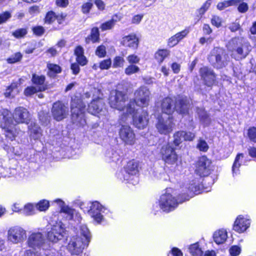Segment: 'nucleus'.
I'll return each mask as SVG.
<instances>
[{"instance_id": "obj_1", "label": "nucleus", "mask_w": 256, "mask_h": 256, "mask_svg": "<svg viewBox=\"0 0 256 256\" xmlns=\"http://www.w3.org/2000/svg\"><path fill=\"white\" fill-rule=\"evenodd\" d=\"M128 100L127 94L119 90L112 92L109 98V104L112 108L123 111L126 114H132L134 112V102L130 100L126 105Z\"/></svg>"}, {"instance_id": "obj_2", "label": "nucleus", "mask_w": 256, "mask_h": 256, "mask_svg": "<svg viewBox=\"0 0 256 256\" xmlns=\"http://www.w3.org/2000/svg\"><path fill=\"white\" fill-rule=\"evenodd\" d=\"M208 60L214 68L220 69L228 65L229 56L224 48L216 47L211 50Z\"/></svg>"}, {"instance_id": "obj_3", "label": "nucleus", "mask_w": 256, "mask_h": 256, "mask_svg": "<svg viewBox=\"0 0 256 256\" xmlns=\"http://www.w3.org/2000/svg\"><path fill=\"white\" fill-rule=\"evenodd\" d=\"M230 48L233 52V54H236L235 58L242 60L244 58L251 50L249 43L245 42L242 38H234L229 42Z\"/></svg>"}, {"instance_id": "obj_4", "label": "nucleus", "mask_w": 256, "mask_h": 256, "mask_svg": "<svg viewBox=\"0 0 256 256\" xmlns=\"http://www.w3.org/2000/svg\"><path fill=\"white\" fill-rule=\"evenodd\" d=\"M160 155L166 164L174 165L176 164L178 160V155L175 149L168 144L162 146Z\"/></svg>"}, {"instance_id": "obj_5", "label": "nucleus", "mask_w": 256, "mask_h": 256, "mask_svg": "<svg viewBox=\"0 0 256 256\" xmlns=\"http://www.w3.org/2000/svg\"><path fill=\"white\" fill-rule=\"evenodd\" d=\"M174 124L170 116H159L157 119L156 127L159 133L166 135L170 133L174 128Z\"/></svg>"}, {"instance_id": "obj_6", "label": "nucleus", "mask_w": 256, "mask_h": 256, "mask_svg": "<svg viewBox=\"0 0 256 256\" xmlns=\"http://www.w3.org/2000/svg\"><path fill=\"white\" fill-rule=\"evenodd\" d=\"M134 105L142 107L147 106L148 105L150 98V92L148 88L142 86L137 89L134 93Z\"/></svg>"}, {"instance_id": "obj_7", "label": "nucleus", "mask_w": 256, "mask_h": 256, "mask_svg": "<svg viewBox=\"0 0 256 256\" xmlns=\"http://www.w3.org/2000/svg\"><path fill=\"white\" fill-rule=\"evenodd\" d=\"M10 115V112L8 110L2 109L0 110V119L2 118L6 124L4 128L5 136L10 140H13L18 133L16 132V128H10L9 125L12 122V120Z\"/></svg>"}, {"instance_id": "obj_8", "label": "nucleus", "mask_w": 256, "mask_h": 256, "mask_svg": "<svg viewBox=\"0 0 256 256\" xmlns=\"http://www.w3.org/2000/svg\"><path fill=\"white\" fill-rule=\"evenodd\" d=\"M212 170V161L206 156L200 157L196 163V174L200 176H207Z\"/></svg>"}, {"instance_id": "obj_9", "label": "nucleus", "mask_w": 256, "mask_h": 256, "mask_svg": "<svg viewBox=\"0 0 256 256\" xmlns=\"http://www.w3.org/2000/svg\"><path fill=\"white\" fill-rule=\"evenodd\" d=\"M84 108L81 104H76L74 101L72 102V120L76 125L84 126L86 123L84 116Z\"/></svg>"}, {"instance_id": "obj_10", "label": "nucleus", "mask_w": 256, "mask_h": 256, "mask_svg": "<svg viewBox=\"0 0 256 256\" xmlns=\"http://www.w3.org/2000/svg\"><path fill=\"white\" fill-rule=\"evenodd\" d=\"M26 238V231L18 226L12 227L8 232V239L14 244L21 242Z\"/></svg>"}, {"instance_id": "obj_11", "label": "nucleus", "mask_w": 256, "mask_h": 256, "mask_svg": "<svg viewBox=\"0 0 256 256\" xmlns=\"http://www.w3.org/2000/svg\"><path fill=\"white\" fill-rule=\"evenodd\" d=\"M69 109L68 106L60 101H58L53 104L52 113L54 120L60 121L68 115Z\"/></svg>"}, {"instance_id": "obj_12", "label": "nucleus", "mask_w": 256, "mask_h": 256, "mask_svg": "<svg viewBox=\"0 0 256 256\" xmlns=\"http://www.w3.org/2000/svg\"><path fill=\"white\" fill-rule=\"evenodd\" d=\"M160 206L165 212L173 210L178 204V202L170 194H162L160 199Z\"/></svg>"}, {"instance_id": "obj_13", "label": "nucleus", "mask_w": 256, "mask_h": 256, "mask_svg": "<svg viewBox=\"0 0 256 256\" xmlns=\"http://www.w3.org/2000/svg\"><path fill=\"white\" fill-rule=\"evenodd\" d=\"M88 244L83 242L82 238L80 236L73 237L68 246V249L72 254H79L82 250Z\"/></svg>"}, {"instance_id": "obj_14", "label": "nucleus", "mask_w": 256, "mask_h": 256, "mask_svg": "<svg viewBox=\"0 0 256 256\" xmlns=\"http://www.w3.org/2000/svg\"><path fill=\"white\" fill-rule=\"evenodd\" d=\"M199 73L202 80L206 86H211L215 82L216 75L210 68L204 66L200 69Z\"/></svg>"}, {"instance_id": "obj_15", "label": "nucleus", "mask_w": 256, "mask_h": 256, "mask_svg": "<svg viewBox=\"0 0 256 256\" xmlns=\"http://www.w3.org/2000/svg\"><path fill=\"white\" fill-rule=\"evenodd\" d=\"M12 117L16 124H28L30 120L29 112L23 107L16 108L12 114Z\"/></svg>"}, {"instance_id": "obj_16", "label": "nucleus", "mask_w": 256, "mask_h": 256, "mask_svg": "<svg viewBox=\"0 0 256 256\" xmlns=\"http://www.w3.org/2000/svg\"><path fill=\"white\" fill-rule=\"evenodd\" d=\"M131 114L132 115L134 124L138 128H144L148 124V114L146 111L142 110L140 113L134 112Z\"/></svg>"}, {"instance_id": "obj_17", "label": "nucleus", "mask_w": 256, "mask_h": 256, "mask_svg": "<svg viewBox=\"0 0 256 256\" xmlns=\"http://www.w3.org/2000/svg\"><path fill=\"white\" fill-rule=\"evenodd\" d=\"M28 243L34 248H44L45 240L42 233L39 232L32 234L28 237Z\"/></svg>"}, {"instance_id": "obj_18", "label": "nucleus", "mask_w": 256, "mask_h": 256, "mask_svg": "<svg viewBox=\"0 0 256 256\" xmlns=\"http://www.w3.org/2000/svg\"><path fill=\"white\" fill-rule=\"evenodd\" d=\"M119 134L120 138L125 143L130 145L134 144L135 136L130 126H122L120 130Z\"/></svg>"}, {"instance_id": "obj_19", "label": "nucleus", "mask_w": 256, "mask_h": 256, "mask_svg": "<svg viewBox=\"0 0 256 256\" xmlns=\"http://www.w3.org/2000/svg\"><path fill=\"white\" fill-rule=\"evenodd\" d=\"M88 111L90 113L96 115L100 112H106L104 100L99 96L94 99L88 105Z\"/></svg>"}, {"instance_id": "obj_20", "label": "nucleus", "mask_w": 256, "mask_h": 256, "mask_svg": "<svg viewBox=\"0 0 256 256\" xmlns=\"http://www.w3.org/2000/svg\"><path fill=\"white\" fill-rule=\"evenodd\" d=\"M64 230L59 224L54 225L48 232V238L52 242H56L62 237Z\"/></svg>"}, {"instance_id": "obj_21", "label": "nucleus", "mask_w": 256, "mask_h": 256, "mask_svg": "<svg viewBox=\"0 0 256 256\" xmlns=\"http://www.w3.org/2000/svg\"><path fill=\"white\" fill-rule=\"evenodd\" d=\"M102 208V205L98 202H95L92 203L88 211L89 214L98 222H100L103 218L100 214Z\"/></svg>"}, {"instance_id": "obj_22", "label": "nucleus", "mask_w": 256, "mask_h": 256, "mask_svg": "<svg viewBox=\"0 0 256 256\" xmlns=\"http://www.w3.org/2000/svg\"><path fill=\"white\" fill-rule=\"evenodd\" d=\"M249 220L244 218L240 216H238L234 222V229L238 232L245 231L250 226Z\"/></svg>"}, {"instance_id": "obj_23", "label": "nucleus", "mask_w": 256, "mask_h": 256, "mask_svg": "<svg viewBox=\"0 0 256 256\" xmlns=\"http://www.w3.org/2000/svg\"><path fill=\"white\" fill-rule=\"evenodd\" d=\"M196 112L200 123L204 126L208 125L211 121L210 114L204 107H196Z\"/></svg>"}, {"instance_id": "obj_24", "label": "nucleus", "mask_w": 256, "mask_h": 256, "mask_svg": "<svg viewBox=\"0 0 256 256\" xmlns=\"http://www.w3.org/2000/svg\"><path fill=\"white\" fill-rule=\"evenodd\" d=\"M174 104V101L170 98H164L161 104L162 112L166 114V116H170L175 109Z\"/></svg>"}, {"instance_id": "obj_25", "label": "nucleus", "mask_w": 256, "mask_h": 256, "mask_svg": "<svg viewBox=\"0 0 256 256\" xmlns=\"http://www.w3.org/2000/svg\"><path fill=\"white\" fill-rule=\"evenodd\" d=\"M121 43L125 46L136 48H138L139 41L136 34H132L124 36L122 39Z\"/></svg>"}, {"instance_id": "obj_26", "label": "nucleus", "mask_w": 256, "mask_h": 256, "mask_svg": "<svg viewBox=\"0 0 256 256\" xmlns=\"http://www.w3.org/2000/svg\"><path fill=\"white\" fill-rule=\"evenodd\" d=\"M46 78L44 76H39L36 74H34L32 76V82L36 85V88L40 92L44 91L48 89V86L44 84Z\"/></svg>"}, {"instance_id": "obj_27", "label": "nucleus", "mask_w": 256, "mask_h": 256, "mask_svg": "<svg viewBox=\"0 0 256 256\" xmlns=\"http://www.w3.org/2000/svg\"><path fill=\"white\" fill-rule=\"evenodd\" d=\"M190 108L188 102L185 99H181L176 102L175 110L178 112L182 114L188 113Z\"/></svg>"}, {"instance_id": "obj_28", "label": "nucleus", "mask_w": 256, "mask_h": 256, "mask_svg": "<svg viewBox=\"0 0 256 256\" xmlns=\"http://www.w3.org/2000/svg\"><path fill=\"white\" fill-rule=\"evenodd\" d=\"M30 136L34 140L39 138L42 136L40 127L35 123H31L28 126Z\"/></svg>"}, {"instance_id": "obj_29", "label": "nucleus", "mask_w": 256, "mask_h": 256, "mask_svg": "<svg viewBox=\"0 0 256 256\" xmlns=\"http://www.w3.org/2000/svg\"><path fill=\"white\" fill-rule=\"evenodd\" d=\"M100 32L97 27H94L92 28L90 34L86 38L85 41L86 44L90 42L93 43L99 42Z\"/></svg>"}, {"instance_id": "obj_30", "label": "nucleus", "mask_w": 256, "mask_h": 256, "mask_svg": "<svg viewBox=\"0 0 256 256\" xmlns=\"http://www.w3.org/2000/svg\"><path fill=\"white\" fill-rule=\"evenodd\" d=\"M227 232L224 230H220L214 234V240L218 244L224 243L227 238Z\"/></svg>"}, {"instance_id": "obj_31", "label": "nucleus", "mask_w": 256, "mask_h": 256, "mask_svg": "<svg viewBox=\"0 0 256 256\" xmlns=\"http://www.w3.org/2000/svg\"><path fill=\"white\" fill-rule=\"evenodd\" d=\"M80 234L81 236H83V242L88 244L91 238V234L87 226L82 224L80 227Z\"/></svg>"}, {"instance_id": "obj_32", "label": "nucleus", "mask_w": 256, "mask_h": 256, "mask_svg": "<svg viewBox=\"0 0 256 256\" xmlns=\"http://www.w3.org/2000/svg\"><path fill=\"white\" fill-rule=\"evenodd\" d=\"M126 172L130 175H136L138 173V164L134 161L129 162L126 168Z\"/></svg>"}, {"instance_id": "obj_33", "label": "nucleus", "mask_w": 256, "mask_h": 256, "mask_svg": "<svg viewBox=\"0 0 256 256\" xmlns=\"http://www.w3.org/2000/svg\"><path fill=\"white\" fill-rule=\"evenodd\" d=\"M56 202L58 203L60 206L61 208L60 211L68 214L69 219H72L74 212V210L70 208L68 206H65L64 202L60 200H58Z\"/></svg>"}, {"instance_id": "obj_34", "label": "nucleus", "mask_w": 256, "mask_h": 256, "mask_svg": "<svg viewBox=\"0 0 256 256\" xmlns=\"http://www.w3.org/2000/svg\"><path fill=\"white\" fill-rule=\"evenodd\" d=\"M240 2V1L239 0H226L223 2L218 3L217 8L219 10H222L230 6L237 5Z\"/></svg>"}, {"instance_id": "obj_35", "label": "nucleus", "mask_w": 256, "mask_h": 256, "mask_svg": "<svg viewBox=\"0 0 256 256\" xmlns=\"http://www.w3.org/2000/svg\"><path fill=\"white\" fill-rule=\"evenodd\" d=\"M189 252L193 256H202V251L198 243L192 244L189 248Z\"/></svg>"}, {"instance_id": "obj_36", "label": "nucleus", "mask_w": 256, "mask_h": 256, "mask_svg": "<svg viewBox=\"0 0 256 256\" xmlns=\"http://www.w3.org/2000/svg\"><path fill=\"white\" fill-rule=\"evenodd\" d=\"M182 134H184V131H178L174 134L173 142L175 146H178L184 140Z\"/></svg>"}, {"instance_id": "obj_37", "label": "nucleus", "mask_w": 256, "mask_h": 256, "mask_svg": "<svg viewBox=\"0 0 256 256\" xmlns=\"http://www.w3.org/2000/svg\"><path fill=\"white\" fill-rule=\"evenodd\" d=\"M169 54L170 52L168 50H160L156 52L155 57L160 62H162Z\"/></svg>"}, {"instance_id": "obj_38", "label": "nucleus", "mask_w": 256, "mask_h": 256, "mask_svg": "<svg viewBox=\"0 0 256 256\" xmlns=\"http://www.w3.org/2000/svg\"><path fill=\"white\" fill-rule=\"evenodd\" d=\"M28 33L26 28H18L12 32V35L16 38H24Z\"/></svg>"}, {"instance_id": "obj_39", "label": "nucleus", "mask_w": 256, "mask_h": 256, "mask_svg": "<svg viewBox=\"0 0 256 256\" xmlns=\"http://www.w3.org/2000/svg\"><path fill=\"white\" fill-rule=\"evenodd\" d=\"M139 71L140 68L138 66L134 64H130L126 68L124 72L126 75L130 76L137 73Z\"/></svg>"}, {"instance_id": "obj_40", "label": "nucleus", "mask_w": 256, "mask_h": 256, "mask_svg": "<svg viewBox=\"0 0 256 256\" xmlns=\"http://www.w3.org/2000/svg\"><path fill=\"white\" fill-rule=\"evenodd\" d=\"M243 157H244V155L242 154H239L236 156L235 158L234 163L233 164L232 168L233 174L234 173H236V170H238L239 168L240 167V164L239 162V160H240V158H242Z\"/></svg>"}, {"instance_id": "obj_41", "label": "nucleus", "mask_w": 256, "mask_h": 256, "mask_svg": "<svg viewBox=\"0 0 256 256\" xmlns=\"http://www.w3.org/2000/svg\"><path fill=\"white\" fill-rule=\"evenodd\" d=\"M124 60L122 57L116 56L114 60L113 67L114 68H120L124 66Z\"/></svg>"}, {"instance_id": "obj_42", "label": "nucleus", "mask_w": 256, "mask_h": 256, "mask_svg": "<svg viewBox=\"0 0 256 256\" xmlns=\"http://www.w3.org/2000/svg\"><path fill=\"white\" fill-rule=\"evenodd\" d=\"M22 54L20 52H16L10 58L7 59V62L9 64H14L20 60L22 58Z\"/></svg>"}, {"instance_id": "obj_43", "label": "nucleus", "mask_w": 256, "mask_h": 256, "mask_svg": "<svg viewBox=\"0 0 256 256\" xmlns=\"http://www.w3.org/2000/svg\"><path fill=\"white\" fill-rule=\"evenodd\" d=\"M114 20H110L102 24L100 26V28L102 30L104 31L112 29L115 24L114 22Z\"/></svg>"}, {"instance_id": "obj_44", "label": "nucleus", "mask_w": 256, "mask_h": 256, "mask_svg": "<svg viewBox=\"0 0 256 256\" xmlns=\"http://www.w3.org/2000/svg\"><path fill=\"white\" fill-rule=\"evenodd\" d=\"M36 207L40 211H44L49 207V202L46 200H41L36 204Z\"/></svg>"}, {"instance_id": "obj_45", "label": "nucleus", "mask_w": 256, "mask_h": 256, "mask_svg": "<svg viewBox=\"0 0 256 256\" xmlns=\"http://www.w3.org/2000/svg\"><path fill=\"white\" fill-rule=\"evenodd\" d=\"M56 15L54 12L52 11L49 12L47 13L44 18L46 23L50 24L52 22L56 19Z\"/></svg>"}, {"instance_id": "obj_46", "label": "nucleus", "mask_w": 256, "mask_h": 256, "mask_svg": "<svg viewBox=\"0 0 256 256\" xmlns=\"http://www.w3.org/2000/svg\"><path fill=\"white\" fill-rule=\"evenodd\" d=\"M38 92H40L38 90V88L32 86L27 87L24 90V94L26 96H30Z\"/></svg>"}, {"instance_id": "obj_47", "label": "nucleus", "mask_w": 256, "mask_h": 256, "mask_svg": "<svg viewBox=\"0 0 256 256\" xmlns=\"http://www.w3.org/2000/svg\"><path fill=\"white\" fill-rule=\"evenodd\" d=\"M248 134L250 140L256 142V128L253 126L249 128Z\"/></svg>"}, {"instance_id": "obj_48", "label": "nucleus", "mask_w": 256, "mask_h": 256, "mask_svg": "<svg viewBox=\"0 0 256 256\" xmlns=\"http://www.w3.org/2000/svg\"><path fill=\"white\" fill-rule=\"evenodd\" d=\"M11 16V12L8 11H6L2 14H0V24L6 22Z\"/></svg>"}, {"instance_id": "obj_49", "label": "nucleus", "mask_w": 256, "mask_h": 256, "mask_svg": "<svg viewBox=\"0 0 256 256\" xmlns=\"http://www.w3.org/2000/svg\"><path fill=\"white\" fill-rule=\"evenodd\" d=\"M112 64L110 59H107L102 60L99 65V67L101 70H108Z\"/></svg>"}, {"instance_id": "obj_50", "label": "nucleus", "mask_w": 256, "mask_h": 256, "mask_svg": "<svg viewBox=\"0 0 256 256\" xmlns=\"http://www.w3.org/2000/svg\"><path fill=\"white\" fill-rule=\"evenodd\" d=\"M211 5L210 0L206 1L200 8L198 10V12L200 14L202 15L204 12L208 9L210 6Z\"/></svg>"}, {"instance_id": "obj_51", "label": "nucleus", "mask_w": 256, "mask_h": 256, "mask_svg": "<svg viewBox=\"0 0 256 256\" xmlns=\"http://www.w3.org/2000/svg\"><path fill=\"white\" fill-rule=\"evenodd\" d=\"M197 148L200 151L206 152L208 149V146L206 141L200 140L197 144Z\"/></svg>"}, {"instance_id": "obj_52", "label": "nucleus", "mask_w": 256, "mask_h": 256, "mask_svg": "<svg viewBox=\"0 0 256 256\" xmlns=\"http://www.w3.org/2000/svg\"><path fill=\"white\" fill-rule=\"evenodd\" d=\"M222 22V18L216 16H213L211 19L212 24L217 28H219L221 26Z\"/></svg>"}, {"instance_id": "obj_53", "label": "nucleus", "mask_w": 256, "mask_h": 256, "mask_svg": "<svg viewBox=\"0 0 256 256\" xmlns=\"http://www.w3.org/2000/svg\"><path fill=\"white\" fill-rule=\"evenodd\" d=\"M96 54L99 57H104L106 54L105 46L102 45L98 46L96 51Z\"/></svg>"}, {"instance_id": "obj_54", "label": "nucleus", "mask_w": 256, "mask_h": 256, "mask_svg": "<svg viewBox=\"0 0 256 256\" xmlns=\"http://www.w3.org/2000/svg\"><path fill=\"white\" fill-rule=\"evenodd\" d=\"M47 67L50 71L54 73H60L61 72L60 67L55 64H48Z\"/></svg>"}, {"instance_id": "obj_55", "label": "nucleus", "mask_w": 256, "mask_h": 256, "mask_svg": "<svg viewBox=\"0 0 256 256\" xmlns=\"http://www.w3.org/2000/svg\"><path fill=\"white\" fill-rule=\"evenodd\" d=\"M240 248L236 246H232L229 250L230 254L232 256H238L240 254Z\"/></svg>"}, {"instance_id": "obj_56", "label": "nucleus", "mask_w": 256, "mask_h": 256, "mask_svg": "<svg viewBox=\"0 0 256 256\" xmlns=\"http://www.w3.org/2000/svg\"><path fill=\"white\" fill-rule=\"evenodd\" d=\"M33 32L38 36H40L44 34V29L42 26H36L32 28Z\"/></svg>"}, {"instance_id": "obj_57", "label": "nucleus", "mask_w": 256, "mask_h": 256, "mask_svg": "<svg viewBox=\"0 0 256 256\" xmlns=\"http://www.w3.org/2000/svg\"><path fill=\"white\" fill-rule=\"evenodd\" d=\"M76 60L77 63L82 66H84L88 63V60L84 55L76 56Z\"/></svg>"}, {"instance_id": "obj_58", "label": "nucleus", "mask_w": 256, "mask_h": 256, "mask_svg": "<svg viewBox=\"0 0 256 256\" xmlns=\"http://www.w3.org/2000/svg\"><path fill=\"white\" fill-rule=\"evenodd\" d=\"M127 60L129 63L133 64H137L140 61V58L136 55L131 54L128 56L126 58Z\"/></svg>"}, {"instance_id": "obj_59", "label": "nucleus", "mask_w": 256, "mask_h": 256, "mask_svg": "<svg viewBox=\"0 0 256 256\" xmlns=\"http://www.w3.org/2000/svg\"><path fill=\"white\" fill-rule=\"evenodd\" d=\"M228 28L232 32H235L236 30H240L241 29L240 26V24L238 22H234L228 26Z\"/></svg>"}, {"instance_id": "obj_60", "label": "nucleus", "mask_w": 256, "mask_h": 256, "mask_svg": "<svg viewBox=\"0 0 256 256\" xmlns=\"http://www.w3.org/2000/svg\"><path fill=\"white\" fill-rule=\"evenodd\" d=\"M248 4L244 2L240 4L238 7V10L241 13H244L246 12L248 10Z\"/></svg>"}, {"instance_id": "obj_61", "label": "nucleus", "mask_w": 256, "mask_h": 256, "mask_svg": "<svg viewBox=\"0 0 256 256\" xmlns=\"http://www.w3.org/2000/svg\"><path fill=\"white\" fill-rule=\"evenodd\" d=\"M34 210V206L32 204H28L24 206V212L26 215H30Z\"/></svg>"}, {"instance_id": "obj_62", "label": "nucleus", "mask_w": 256, "mask_h": 256, "mask_svg": "<svg viewBox=\"0 0 256 256\" xmlns=\"http://www.w3.org/2000/svg\"><path fill=\"white\" fill-rule=\"evenodd\" d=\"M92 4V2H86L82 6V12L84 14L88 13L91 9Z\"/></svg>"}, {"instance_id": "obj_63", "label": "nucleus", "mask_w": 256, "mask_h": 256, "mask_svg": "<svg viewBox=\"0 0 256 256\" xmlns=\"http://www.w3.org/2000/svg\"><path fill=\"white\" fill-rule=\"evenodd\" d=\"M184 140H192L195 137V134L191 132H186L184 131V134H182Z\"/></svg>"}, {"instance_id": "obj_64", "label": "nucleus", "mask_w": 256, "mask_h": 256, "mask_svg": "<svg viewBox=\"0 0 256 256\" xmlns=\"http://www.w3.org/2000/svg\"><path fill=\"white\" fill-rule=\"evenodd\" d=\"M79 64L78 63H73L71 64L70 68L72 71L73 74L76 75L78 74L80 70Z\"/></svg>"}]
</instances>
